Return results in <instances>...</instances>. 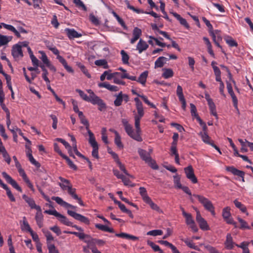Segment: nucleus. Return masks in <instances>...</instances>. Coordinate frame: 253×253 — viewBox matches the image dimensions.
<instances>
[{
    "instance_id": "f257e3e1",
    "label": "nucleus",
    "mask_w": 253,
    "mask_h": 253,
    "mask_svg": "<svg viewBox=\"0 0 253 253\" xmlns=\"http://www.w3.org/2000/svg\"><path fill=\"white\" fill-rule=\"evenodd\" d=\"M134 101L135 102V106L137 110V113H135L134 116L135 131L134 130L132 126L128 123L126 119H122V123L126 133L129 137L137 141L141 142L142 138L140 135L141 128L140 123L141 119L144 115V111L142 103L138 97L134 98Z\"/></svg>"
},
{
    "instance_id": "f03ea898",
    "label": "nucleus",
    "mask_w": 253,
    "mask_h": 253,
    "mask_svg": "<svg viewBox=\"0 0 253 253\" xmlns=\"http://www.w3.org/2000/svg\"><path fill=\"white\" fill-rule=\"evenodd\" d=\"M46 46L54 54L57 55L56 58L63 65L65 69L68 72L72 73L74 72V70L72 67L68 65L66 60L62 56L59 55V51L55 46H54L52 43H50L49 42H46Z\"/></svg>"
},
{
    "instance_id": "7ed1b4c3",
    "label": "nucleus",
    "mask_w": 253,
    "mask_h": 253,
    "mask_svg": "<svg viewBox=\"0 0 253 253\" xmlns=\"http://www.w3.org/2000/svg\"><path fill=\"white\" fill-rule=\"evenodd\" d=\"M193 196L198 199L199 202L204 206L206 210L211 212L212 215H215L214 208L212 203L208 199L200 195L194 194Z\"/></svg>"
},
{
    "instance_id": "20e7f679",
    "label": "nucleus",
    "mask_w": 253,
    "mask_h": 253,
    "mask_svg": "<svg viewBox=\"0 0 253 253\" xmlns=\"http://www.w3.org/2000/svg\"><path fill=\"white\" fill-rule=\"evenodd\" d=\"M67 213L69 215L71 216L75 219L80 221L81 222H83L87 225H88L90 223V221L87 217L80 213H78L75 211L70 210H68Z\"/></svg>"
},
{
    "instance_id": "39448f33",
    "label": "nucleus",
    "mask_w": 253,
    "mask_h": 253,
    "mask_svg": "<svg viewBox=\"0 0 253 253\" xmlns=\"http://www.w3.org/2000/svg\"><path fill=\"white\" fill-rule=\"evenodd\" d=\"M186 177L189 179L193 183H197L198 179L196 177L194 169L192 166L190 165L184 169Z\"/></svg>"
},
{
    "instance_id": "423d86ee",
    "label": "nucleus",
    "mask_w": 253,
    "mask_h": 253,
    "mask_svg": "<svg viewBox=\"0 0 253 253\" xmlns=\"http://www.w3.org/2000/svg\"><path fill=\"white\" fill-rule=\"evenodd\" d=\"M2 175L5 179L6 182L10 184L13 188L20 192H22V188L19 186L17 183L6 172H2Z\"/></svg>"
},
{
    "instance_id": "0eeeda50",
    "label": "nucleus",
    "mask_w": 253,
    "mask_h": 253,
    "mask_svg": "<svg viewBox=\"0 0 253 253\" xmlns=\"http://www.w3.org/2000/svg\"><path fill=\"white\" fill-rule=\"evenodd\" d=\"M60 182L58 183L59 186L63 191H67L73 186L70 181L61 176L59 177Z\"/></svg>"
},
{
    "instance_id": "6e6552de",
    "label": "nucleus",
    "mask_w": 253,
    "mask_h": 253,
    "mask_svg": "<svg viewBox=\"0 0 253 253\" xmlns=\"http://www.w3.org/2000/svg\"><path fill=\"white\" fill-rule=\"evenodd\" d=\"M226 170L230 172L234 175H236V176L241 177L242 181L243 182L245 181L244 176H245V173L243 171L239 170V169H237L236 168H235L233 166L227 167L226 168Z\"/></svg>"
},
{
    "instance_id": "1a4fd4ad",
    "label": "nucleus",
    "mask_w": 253,
    "mask_h": 253,
    "mask_svg": "<svg viewBox=\"0 0 253 253\" xmlns=\"http://www.w3.org/2000/svg\"><path fill=\"white\" fill-rule=\"evenodd\" d=\"M65 32L70 40L80 38L82 36V34L79 33L74 29L67 28L65 29Z\"/></svg>"
},
{
    "instance_id": "9d476101",
    "label": "nucleus",
    "mask_w": 253,
    "mask_h": 253,
    "mask_svg": "<svg viewBox=\"0 0 253 253\" xmlns=\"http://www.w3.org/2000/svg\"><path fill=\"white\" fill-rule=\"evenodd\" d=\"M12 54L14 58H17L19 57H22L23 56L21 45L16 44L12 47Z\"/></svg>"
},
{
    "instance_id": "9b49d317",
    "label": "nucleus",
    "mask_w": 253,
    "mask_h": 253,
    "mask_svg": "<svg viewBox=\"0 0 253 253\" xmlns=\"http://www.w3.org/2000/svg\"><path fill=\"white\" fill-rule=\"evenodd\" d=\"M88 238V240H85L84 242L87 243L88 245L94 246L97 245L100 246H103L105 244V242L101 239H97L91 238L89 236V237H85Z\"/></svg>"
},
{
    "instance_id": "f8f14e48",
    "label": "nucleus",
    "mask_w": 253,
    "mask_h": 253,
    "mask_svg": "<svg viewBox=\"0 0 253 253\" xmlns=\"http://www.w3.org/2000/svg\"><path fill=\"white\" fill-rule=\"evenodd\" d=\"M224 245L227 250H232L234 246H236V244L233 242L231 234L228 233L227 234Z\"/></svg>"
},
{
    "instance_id": "ddd939ff",
    "label": "nucleus",
    "mask_w": 253,
    "mask_h": 253,
    "mask_svg": "<svg viewBox=\"0 0 253 253\" xmlns=\"http://www.w3.org/2000/svg\"><path fill=\"white\" fill-rule=\"evenodd\" d=\"M51 199L55 201L58 204L66 208H72L75 209L76 207L72 205L67 203L63 200V199L59 197H52Z\"/></svg>"
},
{
    "instance_id": "4468645a",
    "label": "nucleus",
    "mask_w": 253,
    "mask_h": 253,
    "mask_svg": "<svg viewBox=\"0 0 253 253\" xmlns=\"http://www.w3.org/2000/svg\"><path fill=\"white\" fill-rule=\"evenodd\" d=\"M68 193L75 200H77L79 204L80 205L82 206H84V204L82 199L79 197V196L76 194V189L74 188H73V186L68 189L67 191Z\"/></svg>"
},
{
    "instance_id": "2eb2a0df",
    "label": "nucleus",
    "mask_w": 253,
    "mask_h": 253,
    "mask_svg": "<svg viewBox=\"0 0 253 253\" xmlns=\"http://www.w3.org/2000/svg\"><path fill=\"white\" fill-rule=\"evenodd\" d=\"M91 103L93 105H97L98 106V109L100 111H102L106 108V104L99 97L96 98L95 99H93Z\"/></svg>"
},
{
    "instance_id": "dca6fc26",
    "label": "nucleus",
    "mask_w": 253,
    "mask_h": 253,
    "mask_svg": "<svg viewBox=\"0 0 253 253\" xmlns=\"http://www.w3.org/2000/svg\"><path fill=\"white\" fill-rule=\"evenodd\" d=\"M138 153L140 158L146 163L151 161L152 158L151 157L150 154L146 150L139 149L138 150Z\"/></svg>"
},
{
    "instance_id": "f3484780",
    "label": "nucleus",
    "mask_w": 253,
    "mask_h": 253,
    "mask_svg": "<svg viewBox=\"0 0 253 253\" xmlns=\"http://www.w3.org/2000/svg\"><path fill=\"white\" fill-rule=\"evenodd\" d=\"M171 14L179 22L181 25L187 29H189L190 26L185 19L182 18L179 14L176 12H171Z\"/></svg>"
},
{
    "instance_id": "a211bd4d",
    "label": "nucleus",
    "mask_w": 253,
    "mask_h": 253,
    "mask_svg": "<svg viewBox=\"0 0 253 253\" xmlns=\"http://www.w3.org/2000/svg\"><path fill=\"white\" fill-rule=\"evenodd\" d=\"M148 44L146 42L140 39L136 46V49L138 50L139 53H142L143 51L146 50L148 48Z\"/></svg>"
},
{
    "instance_id": "6ab92c4d",
    "label": "nucleus",
    "mask_w": 253,
    "mask_h": 253,
    "mask_svg": "<svg viewBox=\"0 0 253 253\" xmlns=\"http://www.w3.org/2000/svg\"><path fill=\"white\" fill-rule=\"evenodd\" d=\"M98 85L99 87H104L111 91H117L119 89L117 86L111 85L106 82L100 83Z\"/></svg>"
},
{
    "instance_id": "aec40b11",
    "label": "nucleus",
    "mask_w": 253,
    "mask_h": 253,
    "mask_svg": "<svg viewBox=\"0 0 253 253\" xmlns=\"http://www.w3.org/2000/svg\"><path fill=\"white\" fill-rule=\"evenodd\" d=\"M142 31L141 29L137 27H135L134 28L133 30V38H132L130 40V43L131 44H133L135 42L140 38L141 35Z\"/></svg>"
},
{
    "instance_id": "412c9836",
    "label": "nucleus",
    "mask_w": 253,
    "mask_h": 253,
    "mask_svg": "<svg viewBox=\"0 0 253 253\" xmlns=\"http://www.w3.org/2000/svg\"><path fill=\"white\" fill-rule=\"evenodd\" d=\"M168 61L169 59L165 57H159L155 62V68L163 67Z\"/></svg>"
},
{
    "instance_id": "4be33fe9",
    "label": "nucleus",
    "mask_w": 253,
    "mask_h": 253,
    "mask_svg": "<svg viewBox=\"0 0 253 253\" xmlns=\"http://www.w3.org/2000/svg\"><path fill=\"white\" fill-rule=\"evenodd\" d=\"M181 209L182 211V215L185 218L186 224L189 225L193 223L195 221L193 219L191 214L186 212L182 208H181Z\"/></svg>"
},
{
    "instance_id": "5701e85b",
    "label": "nucleus",
    "mask_w": 253,
    "mask_h": 253,
    "mask_svg": "<svg viewBox=\"0 0 253 253\" xmlns=\"http://www.w3.org/2000/svg\"><path fill=\"white\" fill-rule=\"evenodd\" d=\"M115 236L118 237H120V238H124V239H129V240H132L133 241H135V240H136L138 239V238L136 236H134L126 233H123V232L121 233H116L115 234Z\"/></svg>"
},
{
    "instance_id": "b1692460",
    "label": "nucleus",
    "mask_w": 253,
    "mask_h": 253,
    "mask_svg": "<svg viewBox=\"0 0 253 253\" xmlns=\"http://www.w3.org/2000/svg\"><path fill=\"white\" fill-rule=\"evenodd\" d=\"M87 132L89 137L88 142L89 143L91 146V147H95L98 146L97 142L95 140V138L94 136L93 133L90 130H88V131H87Z\"/></svg>"
},
{
    "instance_id": "393cba45",
    "label": "nucleus",
    "mask_w": 253,
    "mask_h": 253,
    "mask_svg": "<svg viewBox=\"0 0 253 253\" xmlns=\"http://www.w3.org/2000/svg\"><path fill=\"white\" fill-rule=\"evenodd\" d=\"M66 234H73L78 237L81 240H84L85 238V237H89V235L87 234H85L83 232H77L74 231H64L63 232Z\"/></svg>"
},
{
    "instance_id": "a878e982",
    "label": "nucleus",
    "mask_w": 253,
    "mask_h": 253,
    "mask_svg": "<svg viewBox=\"0 0 253 253\" xmlns=\"http://www.w3.org/2000/svg\"><path fill=\"white\" fill-rule=\"evenodd\" d=\"M148 76V71H145L142 73L138 79L137 80V82L144 85L146 82V80Z\"/></svg>"
},
{
    "instance_id": "bb28decb",
    "label": "nucleus",
    "mask_w": 253,
    "mask_h": 253,
    "mask_svg": "<svg viewBox=\"0 0 253 253\" xmlns=\"http://www.w3.org/2000/svg\"><path fill=\"white\" fill-rule=\"evenodd\" d=\"M199 135H200L201 136L203 141L206 144H208L209 145L212 141V140H211V139L210 137L208 134L207 132H200L199 133Z\"/></svg>"
},
{
    "instance_id": "cd10ccee",
    "label": "nucleus",
    "mask_w": 253,
    "mask_h": 253,
    "mask_svg": "<svg viewBox=\"0 0 253 253\" xmlns=\"http://www.w3.org/2000/svg\"><path fill=\"white\" fill-rule=\"evenodd\" d=\"M43 216L42 212H37L35 216V219L39 228L43 226Z\"/></svg>"
},
{
    "instance_id": "c85d7f7f",
    "label": "nucleus",
    "mask_w": 253,
    "mask_h": 253,
    "mask_svg": "<svg viewBox=\"0 0 253 253\" xmlns=\"http://www.w3.org/2000/svg\"><path fill=\"white\" fill-rule=\"evenodd\" d=\"M116 99L114 101V104L116 107H119L122 104L123 99L122 97V91L119 92L118 94L115 95Z\"/></svg>"
},
{
    "instance_id": "c756f323",
    "label": "nucleus",
    "mask_w": 253,
    "mask_h": 253,
    "mask_svg": "<svg viewBox=\"0 0 253 253\" xmlns=\"http://www.w3.org/2000/svg\"><path fill=\"white\" fill-rule=\"evenodd\" d=\"M224 40L226 43L230 47H237L238 46L237 42L230 36L226 37L224 38Z\"/></svg>"
},
{
    "instance_id": "7c9ffc66",
    "label": "nucleus",
    "mask_w": 253,
    "mask_h": 253,
    "mask_svg": "<svg viewBox=\"0 0 253 253\" xmlns=\"http://www.w3.org/2000/svg\"><path fill=\"white\" fill-rule=\"evenodd\" d=\"M95 226L96 228L105 232H108L109 233H114V230L113 228H109L106 225H104L101 224H96Z\"/></svg>"
},
{
    "instance_id": "2f4dec72",
    "label": "nucleus",
    "mask_w": 253,
    "mask_h": 253,
    "mask_svg": "<svg viewBox=\"0 0 253 253\" xmlns=\"http://www.w3.org/2000/svg\"><path fill=\"white\" fill-rule=\"evenodd\" d=\"M76 91L78 92L80 97L84 101L92 103V101L91 98L89 97V96H87V94H86L83 90L80 89H76Z\"/></svg>"
},
{
    "instance_id": "473e14b6",
    "label": "nucleus",
    "mask_w": 253,
    "mask_h": 253,
    "mask_svg": "<svg viewBox=\"0 0 253 253\" xmlns=\"http://www.w3.org/2000/svg\"><path fill=\"white\" fill-rule=\"evenodd\" d=\"M12 39V37H7L0 34V46L6 44Z\"/></svg>"
},
{
    "instance_id": "72a5a7b5",
    "label": "nucleus",
    "mask_w": 253,
    "mask_h": 253,
    "mask_svg": "<svg viewBox=\"0 0 253 253\" xmlns=\"http://www.w3.org/2000/svg\"><path fill=\"white\" fill-rule=\"evenodd\" d=\"M208 104L209 106L211 114L214 116L216 119H217V114L216 113V107L214 103L213 102V101H211V102Z\"/></svg>"
},
{
    "instance_id": "f704fd0d",
    "label": "nucleus",
    "mask_w": 253,
    "mask_h": 253,
    "mask_svg": "<svg viewBox=\"0 0 253 253\" xmlns=\"http://www.w3.org/2000/svg\"><path fill=\"white\" fill-rule=\"evenodd\" d=\"M58 218H60V221L61 223L67 226H73V223L70 221L65 216L60 213V215Z\"/></svg>"
},
{
    "instance_id": "c9c22d12",
    "label": "nucleus",
    "mask_w": 253,
    "mask_h": 253,
    "mask_svg": "<svg viewBox=\"0 0 253 253\" xmlns=\"http://www.w3.org/2000/svg\"><path fill=\"white\" fill-rule=\"evenodd\" d=\"M163 70L164 72L162 74V76L165 79H168L173 76V72L171 69L164 68Z\"/></svg>"
},
{
    "instance_id": "e433bc0d",
    "label": "nucleus",
    "mask_w": 253,
    "mask_h": 253,
    "mask_svg": "<svg viewBox=\"0 0 253 253\" xmlns=\"http://www.w3.org/2000/svg\"><path fill=\"white\" fill-rule=\"evenodd\" d=\"M22 198L25 200V201L28 204L29 207L32 209L34 205L36 204L35 202L34 199L32 198H30L27 196L25 194H24L22 196Z\"/></svg>"
},
{
    "instance_id": "4c0bfd02",
    "label": "nucleus",
    "mask_w": 253,
    "mask_h": 253,
    "mask_svg": "<svg viewBox=\"0 0 253 253\" xmlns=\"http://www.w3.org/2000/svg\"><path fill=\"white\" fill-rule=\"evenodd\" d=\"M147 243L148 245L152 248L154 252H159V253H164L163 251L160 249V247L156 245L153 242L148 240Z\"/></svg>"
},
{
    "instance_id": "58836bf2",
    "label": "nucleus",
    "mask_w": 253,
    "mask_h": 253,
    "mask_svg": "<svg viewBox=\"0 0 253 253\" xmlns=\"http://www.w3.org/2000/svg\"><path fill=\"white\" fill-rule=\"evenodd\" d=\"M40 67L41 68L43 73L42 74V77L43 79L46 82V83H49L50 81L47 76L48 74L47 70L46 69L45 66L42 64L40 65Z\"/></svg>"
},
{
    "instance_id": "ea45409f",
    "label": "nucleus",
    "mask_w": 253,
    "mask_h": 253,
    "mask_svg": "<svg viewBox=\"0 0 253 253\" xmlns=\"http://www.w3.org/2000/svg\"><path fill=\"white\" fill-rule=\"evenodd\" d=\"M115 143L120 149H123L124 145L121 141V137L118 132H116V135L115 137Z\"/></svg>"
},
{
    "instance_id": "a19ab883",
    "label": "nucleus",
    "mask_w": 253,
    "mask_h": 253,
    "mask_svg": "<svg viewBox=\"0 0 253 253\" xmlns=\"http://www.w3.org/2000/svg\"><path fill=\"white\" fill-rule=\"evenodd\" d=\"M233 202L236 207L240 209L243 212H246L247 211L246 207L240 202L238 201L237 200H235Z\"/></svg>"
},
{
    "instance_id": "79ce46f5",
    "label": "nucleus",
    "mask_w": 253,
    "mask_h": 253,
    "mask_svg": "<svg viewBox=\"0 0 253 253\" xmlns=\"http://www.w3.org/2000/svg\"><path fill=\"white\" fill-rule=\"evenodd\" d=\"M62 158L66 160L68 165L71 169L75 170L77 169V167L66 155H65L63 156Z\"/></svg>"
},
{
    "instance_id": "37998d69",
    "label": "nucleus",
    "mask_w": 253,
    "mask_h": 253,
    "mask_svg": "<svg viewBox=\"0 0 253 253\" xmlns=\"http://www.w3.org/2000/svg\"><path fill=\"white\" fill-rule=\"evenodd\" d=\"M121 54L122 55V62L125 64L128 63L129 57L127 53L124 50H121Z\"/></svg>"
},
{
    "instance_id": "c03bdc74",
    "label": "nucleus",
    "mask_w": 253,
    "mask_h": 253,
    "mask_svg": "<svg viewBox=\"0 0 253 253\" xmlns=\"http://www.w3.org/2000/svg\"><path fill=\"white\" fill-rule=\"evenodd\" d=\"M22 230H25L27 231L30 233L31 231H32V229L30 226V225L29 224L28 222L26 220V217H23V225L22 226Z\"/></svg>"
},
{
    "instance_id": "a18cd8bd",
    "label": "nucleus",
    "mask_w": 253,
    "mask_h": 253,
    "mask_svg": "<svg viewBox=\"0 0 253 253\" xmlns=\"http://www.w3.org/2000/svg\"><path fill=\"white\" fill-rule=\"evenodd\" d=\"M173 182L175 187L177 188L181 189L183 186L180 183V178L177 175L173 176Z\"/></svg>"
},
{
    "instance_id": "49530a36",
    "label": "nucleus",
    "mask_w": 253,
    "mask_h": 253,
    "mask_svg": "<svg viewBox=\"0 0 253 253\" xmlns=\"http://www.w3.org/2000/svg\"><path fill=\"white\" fill-rule=\"evenodd\" d=\"M237 219L241 224V225L239 227L240 229H250V227L248 225L247 222L245 220H243V219L239 217H238Z\"/></svg>"
},
{
    "instance_id": "de8ad7c7",
    "label": "nucleus",
    "mask_w": 253,
    "mask_h": 253,
    "mask_svg": "<svg viewBox=\"0 0 253 253\" xmlns=\"http://www.w3.org/2000/svg\"><path fill=\"white\" fill-rule=\"evenodd\" d=\"M95 64L99 66H103L104 69H107L108 68V65L107 64V61L104 59L96 60L95 61Z\"/></svg>"
},
{
    "instance_id": "09e8293b",
    "label": "nucleus",
    "mask_w": 253,
    "mask_h": 253,
    "mask_svg": "<svg viewBox=\"0 0 253 253\" xmlns=\"http://www.w3.org/2000/svg\"><path fill=\"white\" fill-rule=\"evenodd\" d=\"M222 216L224 219L231 216L230 207H226L223 209Z\"/></svg>"
},
{
    "instance_id": "8fccbe9b",
    "label": "nucleus",
    "mask_w": 253,
    "mask_h": 253,
    "mask_svg": "<svg viewBox=\"0 0 253 253\" xmlns=\"http://www.w3.org/2000/svg\"><path fill=\"white\" fill-rule=\"evenodd\" d=\"M219 32V31L218 30H215V31H212L210 32V35L212 37V40L214 42L221 39V37L218 35Z\"/></svg>"
},
{
    "instance_id": "3c124183",
    "label": "nucleus",
    "mask_w": 253,
    "mask_h": 253,
    "mask_svg": "<svg viewBox=\"0 0 253 253\" xmlns=\"http://www.w3.org/2000/svg\"><path fill=\"white\" fill-rule=\"evenodd\" d=\"M200 228L203 230H208L209 229V227L207 221L204 219H202L201 221L198 222Z\"/></svg>"
},
{
    "instance_id": "603ef678",
    "label": "nucleus",
    "mask_w": 253,
    "mask_h": 253,
    "mask_svg": "<svg viewBox=\"0 0 253 253\" xmlns=\"http://www.w3.org/2000/svg\"><path fill=\"white\" fill-rule=\"evenodd\" d=\"M163 231L161 230L156 229L149 231L147 233V235L156 236L158 235H161L163 234Z\"/></svg>"
},
{
    "instance_id": "864d4df0",
    "label": "nucleus",
    "mask_w": 253,
    "mask_h": 253,
    "mask_svg": "<svg viewBox=\"0 0 253 253\" xmlns=\"http://www.w3.org/2000/svg\"><path fill=\"white\" fill-rule=\"evenodd\" d=\"M78 66L79 67V68L81 69V70L83 72V73L88 78H91V75L90 74L88 73V70L86 69V68H85V67L81 64V63H79L78 64Z\"/></svg>"
},
{
    "instance_id": "5fc2aeb1",
    "label": "nucleus",
    "mask_w": 253,
    "mask_h": 253,
    "mask_svg": "<svg viewBox=\"0 0 253 253\" xmlns=\"http://www.w3.org/2000/svg\"><path fill=\"white\" fill-rule=\"evenodd\" d=\"M232 98L233 106L236 110L239 112V109L238 107V99L236 96L234 92L229 94Z\"/></svg>"
},
{
    "instance_id": "6e6d98bb",
    "label": "nucleus",
    "mask_w": 253,
    "mask_h": 253,
    "mask_svg": "<svg viewBox=\"0 0 253 253\" xmlns=\"http://www.w3.org/2000/svg\"><path fill=\"white\" fill-rule=\"evenodd\" d=\"M42 231L46 237L47 242L49 241H53L54 240L52 235L48 230L45 229H42Z\"/></svg>"
},
{
    "instance_id": "4d7b16f0",
    "label": "nucleus",
    "mask_w": 253,
    "mask_h": 253,
    "mask_svg": "<svg viewBox=\"0 0 253 253\" xmlns=\"http://www.w3.org/2000/svg\"><path fill=\"white\" fill-rule=\"evenodd\" d=\"M116 163H117L120 169L122 171H123V172L126 174V175H128L131 177H132V176L131 175H130L129 174H128V173L127 172V170H126V168H125V167L124 165H123L121 162L120 161V160H119L118 161H117L116 162Z\"/></svg>"
},
{
    "instance_id": "13d9d810",
    "label": "nucleus",
    "mask_w": 253,
    "mask_h": 253,
    "mask_svg": "<svg viewBox=\"0 0 253 253\" xmlns=\"http://www.w3.org/2000/svg\"><path fill=\"white\" fill-rule=\"evenodd\" d=\"M40 53L42 55L41 59L42 60V62L44 64H45V65H47L49 63H50V62L49 60L48 59L47 56H46V54L43 51H40Z\"/></svg>"
},
{
    "instance_id": "bf43d9fd",
    "label": "nucleus",
    "mask_w": 253,
    "mask_h": 253,
    "mask_svg": "<svg viewBox=\"0 0 253 253\" xmlns=\"http://www.w3.org/2000/svg\"><path fill=\"white\" fill-rule=\"evenodd\" d=\"M176 94L178 97L179 99H182L184 98L183 93V89L182 87L180 85H178L176 89Z\"/></svg>"
},
{
    "instance_id": "052dcab7",
    "label": "nucleus",
    "mask_w": 253,
    "mask_h": 253,
    "mask_svg": "<svg viewBox=\"0 0 253 253\" xmlns=\"http://www.w3.org/2000/svg\"><path fill=\"white\" fill-rule=\"evenodd\" d=\"M73 2L78 7H81L84 11L87 10V8L81 0H73Z\"/></svg>"
},
{
    "instance_id": "680f3d73",
    "label": "nucleus",
    "mask_w": 253,
    "mask_h": 253,
    "mask_svg": "<svg viewBox=\"0 0 253 253\" xmlns=\"http://www.w3.org/2000/svg\"><path fill=\"white\" fill-rule=\"evenodd\" d=\"M47 248L49 253H59L57 250L56 249L55 246L52 244H48Z\"/></svg>"
},
{
    "instance_id": "e2e57ef3",
    "label": "nucleus",
    "mask_w": 253,
    "mask_h": 253,
    "mask_svg": "<svg viewBox=\"0 0 253 253\" xmlns=\"http://www.w3.org/2000/svg\"><path fill=\"white\" fill-rule=\"evenodd\" d=\"M28 158L31 163L36 166L37 168H39L41 167L40 164L34 158L33 155L30 156L28 157Z\"/></svg>"
},
{
    "instance_id": "0e129e2a",
    "label": "nucleus",
    "mask_w": 253,
    "mask_h": 253,
    "mask_svg": "<svg viewBox=\"0 0 253 253\" xmlns=\"http://www.w3.org/2000/svg\"><path fill=\"white\" fill-rule=\"evenodd\" d=\"M73 150L75 153L79 157L82 158H85V157L82 155L77 149V144H72Z\"/></svg>"
},
{
    "instance_id": "69168bd1",
    "label": "nucleus",
    "mask_w": 253,
    "mask_h": 253,
    "mask_svg": "<svg viewBox=\"0 0 253 253\" xmlns=\"http://www.w3.org/2000/svg\"><path fill=\"white\" fill-rule=\"evenodd\" d=\"M140 97L142 99V100L144 101V102L147 104L148 105H149L152 108H156V106L154 104H153V103H151L149 100L148 99L147 97L144 95H141V96H140Z\"/></svg>"
},
{
    "instance_id": "338daca9",
    "label": "nucleus",
    "mask_w": 253,
    "mask_h": 253,
    "mask_svg": "<svg viewBox=\"0 0 253 253\" xmlns=\"http://www.w3.org/2000/svg\"><path fill=\"white\" fill-rule=\"evenodd\" d=\"M146 163H147L148 165L154 169H159V167L156 164V162L152 160V158L151 159V161L147 162Z\"/></svg>"
},
{
    "instance_id": "774afa93",
    "label": "nucleus",
    "mask_w": 253,
    "mask_h": 253,
    "mask_svg": "<svg viewBox=\"0 0 253 253\" xmlns=\"http://www.w3.org/2000/svg\"><path fill=\"white\" fill-rule=\"evenodd\" d=\"M30 58L32 60L33 65L34 66H35L36 67L40 66V65H39V60L36 58V57L33 54H30Z\"/></svg>"
}]
</instances>
